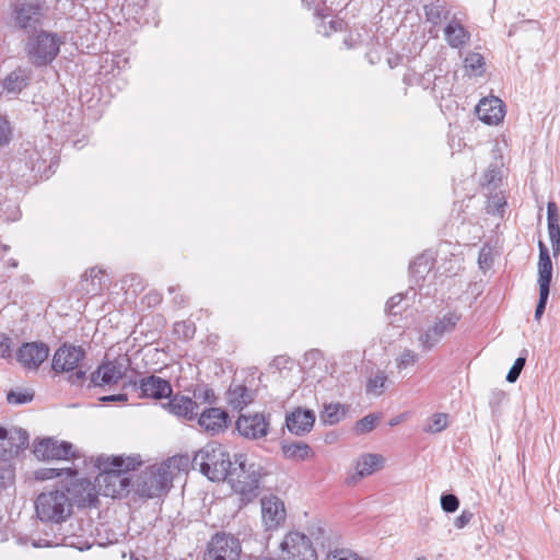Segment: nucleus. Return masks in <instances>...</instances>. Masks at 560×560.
Wrapping results in <instances>:
<instances>
[{"label": "nucleus", "mask_w": 560, "mask_h": 560, "mask_svg": "<svg viewBox=\"0 0 560 560\" xmlns=\"http://www.w3.org/2000/svg\"><path fill=\"white\" fill-rule=\"evenodd\" d=\"M139 465H141L139 456H97L95 467L100 470L96 476L100 494L116 498L128 492L131 485L129 471Z\"/></svg>", "instance_id": "1"}, {"label": "nucleus", "mask_w": 560, "mask_h": 560, "mask_svg": "<svg viewBox=\"0 0 560 560\" xmlns=\"http://www.w3.org/2000/svg\"><path fill=\"white\" fill-rule=\"evenodd\" d=\"M230 454L219 443L211 442L200 448L194 456L191 466L211 481H224L232 472Z\"/></svg>", "instance_id": "2"}, {"label": "nucleus", "mask_w": 560, "mask_h": 560, "mask_svg": "<svg viewBox=\"0 0 560 560\" xmlns=\"http://www.w3.org/2000/svg\"><path fill=\"white\" fill-rule=\"evenodd\" d=\"M46 0H11L9 23L14 30L31 35L40 28L48 16Z\"/></svg>", "instance_id": "3"}, {"label": "nucleus", "mask_w": 560, "mask_h": 560, "mask_svg": "<svg viewBox=\"0 0 560 560\" xmlns=\"http://www.w3.org/2000/svg\"><path fill=\"white\" fill-rule=\"evenodd\" d=\"M84 359L85 351L81 347L65 343L55 351L51 369L58 374H67V381L72 385H81L88 372Z\"/></svg>", "instance_id": "4"}, {"label": "nucleus", "mask_w": 560, "mask_h": 560, "mask_svg": "<svg viewBox=\"0 0 560 560\" xmlns=\"http://www.w3.org/2000/svg\"><path fill=\"white\" fill-rule=\"evenodd\" d=\"M35 511L42 522L60 524L71 515L72 502L66 490L56 489L36 498Z\"/></svg>", "instance_id": "5"}, {"label": "nucleus", "mask_w": 560, "mask_h": 560, "mask_svg": "<svg viewBox=\"0 0 560 560\" xmlns=\"http://www.w3.org/2000/svg\"><path fill=\"white\" fill-rule=\"evenodd\" d=\"M62 43L59 34L40 30L28 35L25 50L35 67H43L56 59Z\"/></svg>", "instance_id": "6"}, {"label": "nucleus", "mask_w": 560, "mask_h": 560, "mask_svg": "<svg viewBox=\"0 0 560 560\" xmlns=\"http://www.w3.org/2000/svg\"><path fill=\"white\" fill-rule=\"evenodd\" d=\"M264 475V468L259 464L240 460L238 467L232 468L228 479L233 490L241 495V501L248 503L258 497L259 483Z\"/></svg>", "instance_id": "7"}, {"label": "nucleus", "mask_w": 560, "mask_h": 560, "mask_svg": "<svg viewBox=\"0 0 560 560\" xmlns=\"http://www.w3.org/2000/svg\"><path fill=\"white\" fill-rule=\"evenodd\" d=\"M172 478L168 464L151 466L138 476L136 493L142 498H158L170 489Z\"/></svg>", "instance_id": "8"}, {"label": "nucleus", "mask_w": 560, "mask_h": 560, "mask_svg": "<svg viewBox=\"0 0 560 560\" xmlns=\"http://www.w3.org/2000/svg\"><path fill=\"white\" fill-rule=\"evenodd\" d=\"M278 560H316V552L307 536L290 532L279 545Z\"/></svg>", "instance_id": "9"}, {"label": "nucleus", "mask_w": 560, "mask_h": 560, "mask_svg": "<svg viewBox=\"0 0 560 560\" xmlns=\"http://www.w3.org/2000/svg\"><path fill=\"white\" fill-rule=\"evenodd\" d=\"M460 317V314L457 312H448L438 318L432 326L420 334L419 342L422 349L424 351L433 349L445 334H450L455 329Z\"/></svg>", "instance_id": "10"}, {"label": "nucleus", "mask_w": 560, "mask_h": 560, "mask_svg": "<svg viewBox=\"0 0 560 560\" xmlns=\"http://www.w3.org/2000/svg\"><path fill=\"white\" fill-rule=\"evenodd\" d=\"M241 551V542L236 537L225 533H217L208 544L205 560H238Z\"/></svg>", "instance_id": "11"}, {"label": "nucleus", "mask_w": 560, "mask_h": 560, "mask_svg": "<svg viewBox=\"0 0 560 560\" xmlns=\"http://www.w3.org/2000/svg\"><path fill=\"white\" fill-rule=\"evenodd\" d=\"M128 361V359H117L103 362L91 374V384L93 386L117 384L125 376Z\"/></svg>", "instance_id": "12"}, {"label": "nucleus", "mask_w": 560, "mask_h": 560, "mask_svg": "<svg viewBox=\"0 0 560 560\" xmlns=\"http://www.w3.org/2000/svg\"><path fill=\"white\" fill-rule=\"evenodd\" d=\"M73 448L70 442H59L52 438H46L34 446V455L43 460L68 459L77 457Z\"/></svg>", "instance_id": "13"}, {"label": "nucleus", "mask_w": 560, "mask_h": 560, "mask_svg": "<svg viewBox=\"0 0 560 560\" xmlns=\"http://www.w3.org/2000/svg\"><path fill=\"white\" fill-rule=\"evenodd\" d=\"M270 422L264 413L241 415L236 420L238 433L249 440L265 438L269 432Z\"/></svg>", "instance_id": "14"}, {"label": "nucleus", "mask_w": 560, "mask_h": 560, "mask_svg": "<svg viewBox=\"0 0 560 560\" xmlns=\"http://www.w3.org/2000/svg\"><path fill=\"white\" fill-rule=\"evenodd\" d=\"M28 445V434L24 429L0 428V454L4 458L16 456Z\"/></svg>", "instance_id": "15"}, {"label": "nucleus", "mask_w": 560, "mask_h": 560, "mask_svg": "<svg viewBox=\"0 0 560 560\" xmlns=\"http://www.w3.org/2000/svg\"><path fill=\"white\" fill-rule=\"evenodd\" d=\"M66 492L71 494V502H75L83 506H95L100 495L96 480L92 483L88 479H75L66 487Z\"/></svg>", "instance_id": "16"}, {"label": "nucleus", "mask_w": 560, "mask_h": 560, "mask_svg": "<svg viewBox=\"0 0 560 560\" xmlns=\"http://www.w3.org/2000/svg\"><path fill=\"white\" fill-rule=\"evenodd\" d=\"M135 386L137 387V390H139V397L144 398H168L173 393L171 383L155 375H149L140 378Z\"/></svg>", "instance_id": "17"}, {"label": "nucleus", "mask_w": 560, "mask_h": 560, "mask_svg": "<svg viewBox=\"0 0 560 560\" xmlns=\"http://www.w3.org/2000/svg\"><path fill=\"white\" fill-rule=\"evenodd\" d=\"M48 354L49 348L44 342H25L19 348L16 360L26 369L37 370Z\"/></svg>", "instance_id": "18"}, {"label": "nucleus", "mask_w": 560, "mask_h": 560, "mask_svg": "<svg viewBox=\"0 0 560 560\" xmlns=\"http://www.w3.org/2000/svg\"><path fill=\"white\" fill-rule=\"evenodd\" d=\"M476 113L485 124L498 125L505 116V105L499 97H485L478 103Z\"/></svg>", "instance_id": "19"}, {"label": "nucleus", "mask_w": 560, "mask_h": 560, "mask_svg": "<svg viewBox=\"0 0 560 560\" xmlns=\"http://www.w3.org/2000/svg\"><path fill=\"white\" fill-rule=\"evenodd\" d=\"M261 514L268 529H275L285 520L284 503L276 495L261 499Z\"/></svg>", "instance_id": "20"}, {"label": "nucleus", "mask_w": 560, "mask_h": 560, "mask_svg": "<svg viewBox=\"0 0 560 560\" xmlns=\"http://www.w3.org/2000/svg\"><path fill=\"white\" fill-rule=\"evenodd\" d=\"M31 70L18 67L0 82V95L16 96L30 85Z\"/></svg>", "instance_id": "21"}, {"label": "nucleus", "mask_w": 560, "mask_h": 560, "mask_svg": "<svg viewBox=\"0 0 560 560\" xmlns=\"http://www.w3.org/2000/svg\"><path fill=\"white\" fill-rule=\"evenodd\" d=\"M106 287L107 283L104 280V271L94 267L81 276L77 290L83 296H96L100 295Z\"/></svg>", "instance_id": "22"}, {"label": "nucleus", "mask_w": 560, "mask_h": 560, "mask_svg": "<svg viewBox=\"0 0 560 560\" xmlns=\"http://www.w3.org/2000/svg\"><path fill=\"white\" fill-rule=\"evenodd\" d=\"M229 415L220 408H208L198 418V424L205 432L215 435L228 428Z\"/></svg>", "instance_id": "23"}, {"label": "nucleus", "mask_w": 560, "mask_h": 560, "mask_svg": "<svg viewBox=\"0 0 560 560\" xmlns=\"http://www.w3.org/2000/svg\"><path fill=\"white\" fill-rule=\"evenodd\" d=\"M315 422V415L312 410L296 408L285 418L288 430L295 435H303L310 432Z\"/></svg>", "instance_id": "24"}, {"label": "nucleus", "mask_w": 560, "mask_h": 560, "mask_svg": "<svg viewBox=\"0 0 560 560\" xmlns=\"http://www.w3.org/2000/svg\"><path fill=\"white\" fill-rule=\"evenodd\" d=\"M170 400L165 408L174 416L183 417L187 420H192L197 413L199 406L191 398L183 395H174L168 397Z\"/></svg>", "instance_id": "25"}, {"label": "nucleus", "mask_w": 560, "mask_h": 560, "mask_svg": "<svg viewBox=\"0 0 560 560\" xmlns=\"http://www.w3.org/2000/svg\"><path fill=\"white\" fill-rule=\"evenodd\" d=\"M384 457L380 454H363L359 457L355 465V474L350 478V482L355 483L361 478L368 477L383 467Z\"/></svg>", "instance_id": "26"}, {"label": "nucleus", "mask_w": 560, "mask_h": 560, "mask_svg": "<svg viewBox=\"0 0 560 560\" xmlns=\"http://www.w3.org/2000/svg\"><path fill=\"white\" fill-rule=\"evenodd\" d=\"M539 260H538V284L539 291H550V282L552 278V262L549 249L542 241L538 242Z\"/></svg>", "instance_id": "27"}, {"label": "nucleus", "mask_w": 560, "mask_h": 560, "mask_svg": "<svg viewBox=\"0 0 560 560\" xmlns=\"http://www.w3.org/2000/svg\"><path fill=\"white\" fill-rule=\"evenodd\" d=\"M281 451L287 459L304 462L314 456L312 447L305 442H283Z\"/></svg>", "instance_id": "28"}, {"label": "nucleus", "mask_w": 560, "mask_h": 560, "mask_svg": "<svg viewBox=\"0 0 560 560\" xmlns=\"http://www.w3.org/2000/svg\"><path fill=\"white\" fill-rule=\"evenodd\" d=\"M254 400V393L244 385H231L228 390V402L236 410H242Z\"/></svg>", "instance_id": "29"}, {"label": "nucleus", "mask_w": 560, "mask_h": 560, "mask_svg": "<svg viewBox=\"0 0 560 560\" xmlns=\"http://www.w3.org/2000/svg\"><path fill=\"white\" fill-rule=\"evenodd\" d=\"M445 39L452 47H460L469 39V33L464 28L460 21L453 18L444 30Z\"/></svg>", "instance_id": "30"}, {"label": "nucleus", "mask_w": 560, "mask_h": 560, "mask_svg": "<svg viewBox=\"0 0 560 560\" xmlns=\"http://www.w3.org/2000/svg\"><path fill=\"white\" fill-rule=\"evenodd\" d=\"M433 267V260L425 255L417 257L410 265L409 271L415 283L421 285Z\"/></svg>", "instance_id": "31"}, {"label": "nucleus", "mask_w": 560, "mask_h": 560, "mask_svg": "<svg viewBox=\"0 0 560 560\" xmlns=\"http://www.w3.org/2000/svg\"><path fill=\"white\" fill-rule=\"evenodd\" d=\"M427 21L438 25L442 20H447L450 11L446 9L442 0H435L423 4Z\"/></svg>", "instance_id": "32"}, {"label": "nucleus", "mask_w": 560, "mask_h": 560, "mask_svg": "<svg viewBox=\"0 0 560 560\" xmlns=\"http://www.w3.org/2000/svg\"><path fill=\"white\" fill-rule=\"evenodd\" d=\"M387 381V374L384 371H377L375 374H372L368 378L365 386L366 393L375 396H381L386 388Z\"/></svg>", "instance_id": "33"}, {"label": "nucleus", "mask_w": 560, "mask_h": 560, "mask_svg": "<svg viewBox=\"0 0 560 560\" xmlns=\"http://www.w3.org/2000/svg\"><path fill=\"white\" fill-rule=\"evenodd\" d=\"M448 425V415L443 412H438L432 415L425 425L423 427V431L428 433H439L445 430Z\"/></svg>", "instance_id": "34"}, {"label": "nucleus", "mask_w": 560, "mask_h": 560, "mask_svg": "<svg viewBox=\"0 0 560 560\" xmlns=\"http://www.w3.org/2000/svg\"><path fill=\"white\" fill-rule=\"evenodd\" d=\"M343 416V410L340 404H329L324 407L320 418L325 423L336 424Z\"/></svg>", "instance_id": "35"}, {"label": "nucleus", "mask_w": 560, "mask_h": 560, "mask_svg": "<svg viewBox=\"0 0 560 560\" xmlns=\"http://www.w3.org/2000/svg\"><path fill=\"white\" fill-rule=\"evenodd\" d=\"M62 475L72 476L75 475V471L71 468H40L35 471V479L43 481L58 478Z\"/></svg>", "instance_id": "36"}, {"label": "nucleus", "mask_w": 560, "mask_h": 560, "mask_svg": "<svg viewBox=\"0 0 560 560\" xmlns=\"http://www.w3.org/2000/svg\"><path fill=\"white\" fill-rule=\"evenodd\" d=\"M381 416L377 413H370L363 417L355 423L354 430L359 434H365L371 432L380 422Z\"/></svg>", "instance_id": "37"}, {"label": "nucleus", "mask_w": 560, "mask_h": 560, "mask_svg": "<svg viewBox=\"0 0 560 560\" xmlns=\"http://www.w3.org/2000/svg\"><path fill=\"white\" fill-rule=\"evenodd\" d=\"M485 60L479 52H469L465 58V67L475 74H482Z\"/></svg>", "instance_id": "38"}, {"label": "nucleus", "mask_w": 560, "mask_h": 560, "mask_svg": "<svg viewBox=\"0 0 560 560\" xmlns=\"http://www.w3.org/2000/svg\"><path fill=\"white\" fill-rule=\"evenodd\" d=\"M34 393L28 390H10L7 395V400L12 405H22L32 401Z\"/></svg>", "instance_id": "39"}, {"label": "nucleus", "mask_w": 560, "mask_h": 560, "mask_svg": "<svg viewBox=\"0 0 560 560\" xmlns=\"http://www.w3.org/2000/svg\"><path fill=\"white\" fill-rule=\"evenodd\" d=\"M12 127L5 116L0 115V148L5 147L12 140Z\"/></svg>", "instance_id": "40"}, {"label": "nucleus", "mask_w": 560, "mask_h": 560, "mask_svg": "<svg viewBox=\"0 0 560 560\" xmlns=\"http://www.w3.org/2000/svg\"><path fill=\"white\" fill-rule=\"evenodd\" d=\"M418 360V354L410 349H405L397 358V368L399 370L412 366Z\"/></svg>", "instance_id": "41"}, {"label": "nucleus", "mask_w": 560, "mask_h": 560, "mask_svg": "<svg viewBox=\"0 0 560 560\" xmlns=\"http://www.w3.org/2000/svg\"><path fill=\"white\" fill-rule=\"evenodd\" d=\"M459 506V500L455 494L445 493L441 495V508L446 513L455 512Z\"/></svg>", "instance_id": "42"}, {"label": "nucleus", "mask_w": 560, "mask_h": 560, "mask_svg": "<svg viewBox=\"0 0 560 560\" xmlns=\"http://www.w3.org/2000/svg\"><path fill=\"white\" fill-rule=\"evenodd\" d=\"M548 232L552 246L553 254L560 252V226L559 223H548Z\"/></svg>", "instance_id": "43"}, {"label": "nucleus", "mask_w": 560, "mask_h": 560, "mask_svg": "<svg viewBox=\"0 0 560 560\" xmlns=\"http://www.w3.org/2000/svg\"><path fill=\"white\" fill-rule=\"evenodd\" d=\"M525 358H517L514 362V364L512 365V368L510 369L508 375H506V381L509 383H514L516 382V380L520 377V374L525 365Z\"/></svg>", "instance_id": "44"}, {"label": "nucleus", "mask_w": 560, "mask_h": 560, "mask_svg": "<svg viewBox=\"0 0 560 560\" xmlns=\"http://www.w3.org/2000/svg\"><path fill=\"white\" fill-rule=\"evenodd\" d=\"M326 560H362L357 553L350 550H335L330 552Z\"/></svg>", "instance_id": "45"}, {"label": "nucleus", "mask_w": 560, "mask_h": 560, "mask_svg": "<svg viewBox=\"0 0 560 560\" xmlns=\"http://www.w3.org/2000/svg\"><path fill=\"white\" fill-rule=\"evenodd\" d=\"M11 357H12V339L4 334H0V358L1 359H10Z\"/></svg>", "instance_id": "46"}, {"label": "nucleus", "mask_w": 560, "mask_h": 560, "mask_svg": "<svg viewBox=\"0 0 560 560\" xmlns=\"http://www.w3.org/2000/svg\"><path fill=\"white\" fill-rule=\"evenodd\" d=\"M194 396L195 398L208 404H214L217 399L213 390L207 387H199L197 390H195Z\"/></svg>", "instance_id": "47"}, {"label": "nucleus", "mask_w": 560, "mask_h": 560, "mask_svg": "<svg viewBox=\"0 0 560 560\" xmlns=\"http://www.w3.org/2000/svg\"><path fill=\"white\" fill-rule=\"evenodd\" d=\"M550 291H539V300L535 310V319L539 320L545 312Z\"/></svg>", "instance_id": "48"}, {"label": "nucleus", "mask_w": 560, "mask_h": 560, "mask_svg": "<svg viewBox=\"0 0 560 560\" xmlns=\"http://www.w3.org/2000/svg\"><path fill=\"white\" fill-rule=\"evenodd\" d=\"M474 517V513L469 510H463L462 513L455 518L454 526L458 529L467 526Z\"/></svg>", "instance_id": "49"}, {"label": "nucleus", "mask_w": 560, "mask_h": 560, "mask_svg": "<svg viewBox=\"0 0 560 560\" xmlns=\"http://www.w3.org/2000/svg\"><path fill=\"white\" fill-rule=\"evenodd\" d=\"M174 330L176 334L183 332L184 338H191L195 332V328L185 322L176 323Z\"/></svg>", "instance_id": "50"}, {"label": "nucleus", "mask_w": 560, "mask_h": 560, "mask_svg": "<svg viewBox=\"0 0 560 560\" xmlns=\"http://www.w3.org/2000/svg\"><path fill=\"white\" fill-rule=\"evenodd\" d=\"M500 179V171L494 167H489L485 174V180L488 185H495L497 180Z\"/></svg>", "instance_id": "51"}, {"label": "nucleus", "mask_w": 560, "mask_h": 560, "mask_svg": "<svg viewBox=\"0 0 560 560\" xmlns=\"http://www.w3.org/2000/svg\"><path fill=\"white\" fill-rule=\"evenodd\" d=\"M547 220L548 223H559L558 208L555 202H548L547 205Z\"/></svg>", "instance_id": "52"}, {"label": "nucleus", "mask_w": 560, "mask_h": 560, "mask_svg": "<svg viewBox=\"0 0 560 560\" xmlns=\"http://www.w3.org/2000/svg\"><path fill=\"white\" fill-rule=\"evenodd\" d=\"M402 301V294H396L392 296L386 304L388 312H394V308Z\"/></svg>", "instance_id": "53"}, {"label": "nucleus", "mask_w": 560, "mask_h": 560, "mask_svg": "<svg viewBox=\"0 0 560 560\" xmlns=\"http://www.w3.org/2000/svg\"><path fill=\"white\" fill-rule=\"evenodd\" d=\"M505 205L504 198L495 195L492 197V200L489 201V208H493L494 210L499 211L500 208H502Z\"/></svg>", "instance_id": "54"}, {"label": "nucleus", "mask_w": 560, "mask_h": 560, "mask_svg": "<svg viewBox=\"0 0 560 560\" xmlns=\"http://www.w3.org/2000/svg\"><path fill=\"white\" fill-rule=\"evenodd\" d=\"M33 545L35 547H51V546L69 545V544L66 542V538L63 537L60 540H56V541L44 540L43 542L38 541V542H34Z\"/></svg>", "instance_id": "55"}, {"label": "nucleus", "mask_w": 560, "mask_h": 560, "mask_svg": "<svg viewBox=\"0 0 560 560\" xmlns=\"http://www.w3.org/2000/svg\"><path fill=\"white\" fill-rule=\"evenodd\" d=\"M101 400L104 401V402L126 401L127 400V396L125 394L109 395V396L102 397Z\"/></svg>", "instance_id": "56"}, {"label": "nucleus", "mask_w": 560, "mask_h": 560, "mask_svg": "<svg viewBox=\"0 0 560 560\" xmlns=\"http://www.w3.org/2000/svg\"><path fill=\"white\" fill-rule=\"evenodd\" d=\"M145 300L148 301L149 305H158L161 303L162 298L159 293H149L145 295Z\"/></svg>", "instance_id": "57"}, {"label": "nucleus", "mask_w": 560, "mask_h": 560, "mask_svg": "<svg viewBox=\"0 0 560 560\" xmlns=\"http://www.w3.org/2000/svg\"><path fill=\"white\" fill-rule=\"evenodd\" d=\"M147 0H125L122 4V9L128 10L131 8V5H138L139 8H142L145 4Z\"/></svg>", "instance_id": "58"}, {"label": "nucleus", "mask_w": 560, "mask_h": 560, "mask_svg": "<svg viewBox=\"0 0 560 560\" xmlns=\"http://www.w3.org/2000/svg\"><path fill=\"white\" fill-rule=\"evenodd\" d=\"M329 25H330V30L331 31H338V30H341V26H342V21H330L329 22Z\"/></svg>", "instance_id": "59"}, {"label": "nucleus", "mask_w": 560, "mask_h": 560, "mask_svg": "<svg viewBox=\"0 0 560 560\" xmlns=\"http://www.w3.org/2000/svg\"><path fill=\"white\" fill-rule=\"evenodd\" d=\"M488 260V254L485 253V250L482 249L479 254V257H478V262L480 266H482L483 264H486Z\"/></svg>", "instance_id": "60"}, {"label": "nucleus", "mask_w": 560, "mask_h": 560, "mask_svg": "<svg viewBox=\"0 0 560 560\" xmlns=\"http://www.w3.org/2000/svg\"><path fill=\"white\" fill-rule=\"evenodd\" d=\"M174 302L179 305V306H183L185 303H186V299L184 295H176L174 298Z\"/></svg>", "instance_id": "61"}, {"label": "nucleus", "mask_w": 560, "mask_h": 560, "mask_svg": "<svg viewBox=\"0 0 560 560\" xmlns=\"http://www.w3.org/2000/svg\"><path fill=\"white\" fill-rule=\"evenodd\" d=\"M32 171H37V172L42 171V165L39 163V160H37V162L32 165Z\"/></svg>", "instance_id": "62"}, {"label": "nucleus", "mask_w": 560, "mask_h": 560, "mask_svg": "<svg viewBox=\"0 0 560 560\" xmlns=\"http://www.w3.org/2000/svg\"><path fill=\"white\" fill-rule=\"evenodd\" d=\"M324 11H325L324 9L316 10V12H315L316 16H318L319 19H324L325 16H327V14H325Z\"/></svg>", "instance_id": "63"}, {"label": "nucleus", "mask_w": 560, "mask_h": 560, "mask_svg": "<svg viewBox=\"0 0 560 560\" xmlns=\"http://www.w3.org/2000/svg\"><path fill=\"white\" fill-rule=\"evenodd\" d=\"M284 362H287V359H285V358H283V357L277 358V359L275 360V363H276L277 365H283V363H284Z\"/></svg>", "instance_id": "64"}]
</instances>
